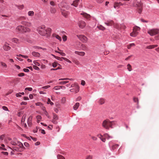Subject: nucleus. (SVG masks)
Masks as SVG:
<instances>
[{"mask_svg":"<svg viewBox=\"0 0 159 159\" xmlns=\"http://www.w3.org/2000/svg\"><path fill=\"white\" fill-rule=\"evenodd\" d=\"M39 33L42 36H47L48 37L51 32V29L49 28L46 27L44 25H42L38 28Z\"/></svg>","mask_w":159,"mask_h":159,"instance_id":"nucleus-1","label":"nucleus"},{"mask_svg":"<svg viewBox=\"0 0 159 159\" xmlns=\"http://www.w3.org/2000/svg\"><path fill=\"white\" fill-rule=\"evenodd\" d=\"M115 124L114 121H110L109 119H107L103 120L102 126L105 129L108 130L110 128H113L112 126Z\"/></svg>","mask_w":159,"mask_h":159,"instance_id":"nucleus-2","label":"nucleus"},{"mask_svg":"<svg viewBox=\"0 0 159 159\" xmlns=\"http://www.w3.org/2000/svg\"><path fill=\"white\" fill-rule=\"evenodd\" d=\"M11 143L14 146H17L19 147L22 146V143L18 141L16 138H14L11 142Z\"/></svg>","mask_w":159,"mask_h":159,"instance_id":"nucleus-3","label":"nucleus"},{"mask_svg":"<svg viewBox=\"0 0 159 159\" xmlns=\"http://www.w3.org/2000/svg\"><path fill=\"white\" fill-rule=\"evenodd\" d=\"M159 32V30L157 29H153L149 30L148 31V33L151 36H152L158 34Z\"/></svg>","mask_w":159,"mask_h":159,"instance_id":"nucleus-4","label":"nucleus"},{"mask_svg":"<svg viewBox=\"0 0 159 159\" xmlns=\"http://www.w3.org/2000/svg\"><path fill=\"white\" fill-rule=\"evenodd\" d=\"M77 37L82 42L86 43L87 41V38L84 35H77Z\"/></svg>","mask_w":159,"mask_h":159,"instance_id":"nucleus-5","label":"nucleus"},{"mask_svg":"<svg viewBox=\"0 0 159 159\" xmlns=\"http://www.w3.org/2000/svg\"><path fill=\"white\" fill-rule=\"evenodd\" d=\"M12 148L15 150V151H19V152H22L24 151L25 149V148L24 147L23 144H22V146H21V147H12Z\"/></svg>","mask_w":159,"mask_h":159,"instance_id":"nucleus-6","label":"nucleus"},{"mask_svg":"<svg viewBox=\"0 0 159 159\" xmlns=\"http://www.w3.org/2000/svg\"><path fill=\"white\" fill-rule=\"evenodd\" d=\"M8 45L9 44L7 42L5 43L4 44L3 46V48L5 51H8L11 49V47L9 46Z\"/></svg>","mask_w":159,"mask_h":159,"instance_id":"nucleus-7","label":"nucleus"},{"mask_svg":"<svg viewBox=\"0 0 159 159\" xmlns=\"http://www.w3.org/2000/svg\"><path fill=\"white\" fill-rule=\"evenodd\" d=\"M133 5L134 6H137L138 7H140L142 5V3L141 2V0L138 1H135L134 2Z\"/></svg>","mask_w":159,"mask_h":159,"instance_id":"nucleus-8","label":"nucleus"},{"mask_svg":"<svg viewBox=\"0 0 159 159\" xmlns=\"http://www.w3.org/2000/svg\"><path fill=\"white\" fill-rule=\"evenodd\" d=\"M55 58L56 59H57L58 60L60 61H62V59H63V60H65L66 61L68 62H69L70 63H71V62L70 60H69L67 58H65V57H55Z\"/></svg>","mask_w":159,"mask_h":159,"instance_id":"nucleus-9","label":"nucleus"},{"mask_svg":"<svg viewBox=\"0 0 159 159\" xmlns=\"http://www.w3.org/2000/svg\"><path fill=\"white\" fill-rule=\"evenodd\" d=\"M79 27L81 29L83 28L86 25L85 22L83 21H79L78 23Z\"/></svg>","mask_w":159,"mask_h":159,"instance_id":"nucleus-10","label":"nucleus"},{"mask_svg":"<svg viewBox=\"0 0 159 159\" xmlns=\"http://www.w3.org/2000/svg\"><path fill=\"white\" fill-rule=\"evenodd\" d=\"M21 23L23 25L27 27H30L31 25V24L30 22H27L25 21H22L21 22Z\"/></svg>","mask_w":159,"mask_h":159,"instance_id":"nucleus-11","label":"nucleus"},{"mask_svg":"<svg viewBox=\"0 0 159 159\" xmlns=\"http://www.w3.org/2000/svg\"><path fill=\"white\" fill-rule=\"evenodd\" d=\"M61 10L62 14L65 17H66L69 14L68 12L64 10V9L61 8Z\"/></svg>","mask_w":159,"mask_h":159,"instance_id":"nucleus-12","label":"nucleus"},{"mask_svg":"<svg viewBox=\"0 0 159 159\" xmlns=\"http://www.w3.org/2000/svg\"><path fill=\"white\" fill-rule=\"evenodd\" d=\"M114 22L112 20H107L105 23V24L109 26L112 25L114 24Z\"/></svg>","mask_w":159,"mask_h":159,"instance_id":"nucleus-13","label":"nucleus"},{"mask_svg":"<svg viewBox=\"0 0 159 159\" xmlns=\"http://www.w3.org/2000/svg\"><path fill=\"white\" fill-rule=\"evenodd\" d=\"M32 116H30L28 118L27 121V123L28 125L30 126H31L32 125Z\"/></svg>","mask_w":159,"mask_h":159,"instance_id":"nucleus-14","label":"nucleus"},{"mask_svg":"<svg viewBox=\"0 0 159 159\" xmlns=\"http://www.w3.org/2000/svg\"><path fill=\"white\" fill-rule=\"evenodd\" d=\"M23 28L24 26L22 25H19L16 27V30H18L19 31L23 33Z\"/></svg>","mask_w":159,"mask_h":159,"instance_id":"nucleus-15","label":"nucleus"},{"mask_svg":"<svg viewBox=\"0 0 159 159\" xmlns=\"http://www.w3.org/2000/svg\"><path fill=\"white\" fill-rule=\"evenodd\" d=\"M98 102L100 105H102L105 102V99L103 98H101L99 99Z\"/></svg>","mask_w":159,"mask_h":159,"instance_id":"nucleus-16","label":"nucleus"},{"mask_svg":"<svg viewBox=\"0 0 159 159\" xmlns=\"http://www.w3.org/2000/svg\"><path fill=\"white\" fill-rule=\"evenodd\" d=\"M138 34V32L133 29V31L132 33L130 34V35L133 37L136 36Z\"/></svg>","mask_w":159,"mask_h":159,"instance_id":"nucleus-17","label":"nucleus"},{"mask_svg":"<svg viewBox=\"0 0 159 159\" xmlns=\"http://www.w3.org/2000/svg\"><path fill=\"white\" fill-rule=\"evenodd\" d=\"M59 6L60 7H62V8L64 9V8H67L66 4L64 2H62L59 4Z\"/></svg>","mask_w":159,"mask_h":159,"instance_id":"nucleus-18","label":"nucleus"},{"mask_svg":"<svg viewBox=\"0 0 159 159\" xmlns=\"http://www.w3.org/2000/svg\"><path fill=\"white\" fill-rule=\"evenodd\" d=\"M11 40L12 41V42L18 44L20 43V41L19 40L16 38H13L11 39Z\"/></svg>","mask_w":159,"mask_h":159,"instance_id":"nucleus-19","label":"nucleus"},{"mask_svg":"<svg viewBox=\"0 0 159 159\" xmlns=\"http://www.w3.org/2000/svg\"><path fill=\"white\" fill-rule=\"evenodd\" d=\"M30 30L28 27H25L24 26L23 33H26L27 32H30Z\"/></svg>","mask_w":159,"mask_h":159,"instance_id":"nucleus-20","label":"nucleus"},{"mask_svg":"<svg viewBox=\"0 0 159 159\" xmlns=\"http://www.w3.org/2000/svg\"><path fill=\"white\" fill-rule=\"evenodd\" d=\"M32 55L35 57H39L40 56V54L38 52H33L32 53Z\"/></svg>","mask_w":159,"mask_h":159,"instance_id":"nucleus-21","label":"nucleus"},{"mask_svg":"<svg viewBox=\"0 0 159 159\" xmlns=\"http://www.w3.org/2000/svg\"><path fill=\"white\" fill-rule=\"evenodd\" d=\"M79 2V1L78 0H76L75 1L73 2L72 4V5L74 6L75 7H77L78 6V2Z\"/></svg>","mask_w":159,"mask_h":159,"instance_id":"nucleus-22","label":"nucleus"},{"mask_svg":"<svg viewBox=\"0 0 159 159\" xmlns=\"http://www.w3.org/2000/svg\"><path fill=\"white\" fill-rule=\"evenodd\" d=\"M52 36L53 37H55L56 38L58 39L60 41H61V38L58 35L56 34H53L52 35Z\"/></svg>","mask_w":159,"mask_h":159,"instance_id":"nucleus-23","label":"nucleus"},{"mask_svg":"<svg viewBox=\"0 0 159 159\" xmlns=\"http://www.w3.org/2000/svg\"><path fill=\"white\" fill-rule=\"evenodd\" d=\"M98 136L101 140L104 142H105L106 141V139L105 138H103L102 136L101 135L99 134L98 135Z\"/></svg>","mask_w":159,"mask_h":159,"instance_id":"nucleus-24","label":"nucleus"},{"mask_svg":"<svg viewBox=\"0 0 159 159\" xmlns=\"http://www.w3.org/2000/svg\"><path fill=\"white\" fill-rule=\"evenodd\" d=\"M79 105L80 104L79 103H76L73 107L74 109L75 110H76L78 108Z\"/></svg>","mask_w":159,"mask_h":159,"instance_id":"nucleus-25","label":"nucleus"},{"mask_svg":"<svg viewBox=\"0 0 159 159\" xmlns=\"http://www.w3.org/2000/svg\"><path fill=\"white\" fill-rule=\"evenodd\" d=\"M26 117V115L25 114H24L22 117V120H21V122L22 123H24L25 121V120Z\"/></svg>","mask_w":159,"mask_h":159,"instance_id":"nucleus-26","label":"nucleus"},{"mask_svg":"<svg viewBox=\"0 0 159 159\" xmlns=\"http://www.w3.org/2000/svg\"><path fill=\"white\" fill-rule=\"evenodd\" d=\"M18 20L21 22L22 21H25L26 18L24 16H21L18 18Z\"/></svg>","mask_w":159,"mask_h":159,"instance_id":"nucleus-27","label":"nucleus"},{"mask_svg":"<svg viewBox=\"0 0 159 159\" xmlns=\"http://www.w3.org/2000/svg\"><path fill=\"white\" fill-rule=\"evenodd\" d=\"M73 61L76 65H78L80 64V63L79 61L76 59H73Z\"/></svg>","mask_w":159,"mask_h":159,"instance_id":"nucleus-28","label":"nucleus"},{"mask_svg":"<svg viewBox=\"0 0 159 159\" xmlns=\"http://www.w3.org/2000/svg\"><path fill=\"white\" fill-rule=\"evenodd\" d=\"M83 16L84 17L87 19H89L90 17V15L86 13H83Z\"/></svg>","mask_w":159,"mask_h":159,"instance_id":"nucleus-29","label":"nucleus"},{"mask_svg":"<svg viewBox=\"0 0 159 159\" xmlns=\"http://www.w3.org/2000/svg\"><path fill=\"white\" fill-rule=\"evenodd\" d=\"M69 80L71 81L74 80L73 79H70L69 78H62L60 79L59 80Z\"/></svg>","mask_w":159,"mask_h":159,"instance_id":"nucleus-30","label":"nucleus"},{"mask_svg":"<svg viewBox=\"0 0 159 159\" xmlns=\"http://www.w3.org/2000/svg\"><path fill=\"white\" fill-rule=\"evenodd\" d=\"M34 12L33 11H30L28 12V15L29 16H33L34 15Z\"/></svg>","mask_w":159,"mask_h":159,"instance_id":"nucleus-31","label":"nucleus"},{"mask_svg":"<svg viewBox=\"0 0 159 159\" xmlns=\"http://www.w3.org/2000/svg\"><path fill=\"white\" fill-rule=\"evenodd\" d=\"M127 69L129 71H131L132 70V67L131 65L129 64L127 65Z\"/></svg>","mask_w":159,"mask_h":159,"instance_id":"nucleus-32","label":"nucleus"},{"mask_svg":"<svg viewBox=\"0 0 159 159\" xmlns=\"http://www.w3.org/2000/svg\"><path fill=\"white\" fill-rule=\"evenodd\" d=\"M120 7L119 4L117 2H115L114 4V7L116 8L117 7Z\"/></svg>","mask_w":159,"mask_h":159,"instance_id":"nucleus-33","label":"nucleus"},{"mask_svg":"<svg viewBox=\"0 0 159 159\" xmlns=\"http://www.w3.org/2000/svg\"><path fill=\"white\" fill-rule=\"evenodd\" d=\"M97 27L99 29L102 30H104L105 29V28L101 25L98 26Z\"/></svg>","mask_w":159,"mask_h":159,"instance_id":"nucleus-34","label":"nucleus"},{"mask_svg":"<svg viewBox=\"0 0 159 159\" xmlns=\"http://www.w3.org/2000/svg\"><path fill=\"white\" fill-rule=\"evenodd\" d=\"M75 92L77 93L79 92L80 90V87L78 85H77L75 87Z\"/></svg>","mask_w":159,"mask_h":159,"instance_id":"nucleus-35","label":"nucleus"},{"mask_svg":"<svg viewBox=\"0 0 159 159\" xmlns=\"http://www.w3.org/2000/svg\"><path fill=\"white\" fill-rule=\"evenodd\" d=\"M57 159H65V157L61 155L57 156Z\"/></svg>","mask_w":159,"mask_h":159,"instance_id":"nucleus-36","label":"nucleus"},{"mask_svg":"<svg viewBox=\"0 0 159 159\" xmlns=\"http://www.w3.org/2000/svg\"><path fill=\"white\" fill-rule=\"evenodd\" d=\"M53 120H57L58 119V117L57 115L53 114Z\"/></svg>","mask_w":159,"mask_h":159,"instance_id":"nucleus-37","label":"nucleus"},{"mask_svg":"<svg viewBox=\"0 0 159 159\" xmlns=\"http://www.w3.org/2000/svg\"><path fill=\"white\" fill-rule=\"evenodd\" d=\"M1 66L3 67L6 68L7 66L6 64L4 62H1Z\"/></svg>","mask_w":159,"mask_h":159,"instance_id":"nucleus-38","label":"nucleus"},{"mask_svg":"<svg viewBox=\"0 0 159 159\" xmlns=\"http://www.w3.org/2000/svg\"><path fill=\"white\" fill-rule=\"evenodd\" d=\"M47 103L48 104L50 103L51 105H53V103L52 102H51L50 99L49 98H48V102H47Z\"/></svg>","mask_w":159,"mask_h":159,"instance_id":"nucleus-39","label":"nucleus"},{"mask_svg":"<svg viewBox=\"0 0 159 159\" xmlns=\"http://www.w3.org/2000/svg\"><path fill=\"white\" fill-rule=\"evenodd\" d=\"M133 30L135 31H139L140 30V28L139 27L136 26L134 27Z\"/></svg>","mask_w":159,"mask_h":159,"instance_id":"nucleus-40","label":"nucleus"},{"mask_svg":"<svg viewBox=\"0 0 159 159\" xmlns=\"http://www.w3.org/2000/svg\"><path fill=\"white\" fill-rule=\"evenodd\" d=\"M51 12L52 13H55L56 12V10L55 8H52L51 9Z\"/></svg>","mask_w":159,"mask_h":159,"instance_id":"nucleus-41","label":"nucleus"},{"mask_svg":"<svg viewBox=\"0 0 159 159\" xmlns=\"http://www.w3.org/2000/svg\"><path fill=\"white\" fill-rule=\"evenodd\" d=\"M154 47L153 45H151L147 46L146 48L148 49H151L154 48Z\"/></svg>","mask_w":159,"mask_h":159,"instance_id":"nucleus-42","label":"nucleus"},{"mask_svg":"<svg viewBox=\"0 0 159 159\" xmlns=\"http://www.w3.org/2000/svg\"><path fill=\"white\" fill-rule=\"evenodd\" d=\"M118 146V145L115 144L113 145L112 147V149L114 150L116 149Z\"/></svg>","mask_w":159,"mask_h":159,"instance_id":"nucleus-43","label":"nucleus"},{"mask_svg":"<svg viewBox=\"0 0 159 159\" xmlns=\"http://www.w3.org/2000/svg\"><path fill=\"white\" fill-rule=\"evenodd\" d=\"M69 82V81H62L59 83V84H61V85H63L67 83H68Z\"/></svg>","mask_w":159,"mask_h":159,"instance_id":"nucleus-44","label":"nucleus"},{"mask_svg":"<svg viewBox=\"0 0 159 159\" xmlns=\"http://www.w3.org/2000/svg\"><path fill=\"white\" fill-rule=\"evenodd\" d=\"M104 137L105 138H106L107 139H109L111 137L109 136V135L107 134H106L104 135Z\"/></svg>","mask_w":159,"mask_h":159,"instance_id":"nucleus-45","label":"nucleus"},{"mask_svg":"<svg viewBox=\"0 0 159 159\" xmlns=\"http://www.w3.org/2000/svg\"><path fill=\"white\" fill-rule=\"evenodd\" d=\"M134 101L135 102H137V104L139 103V101L138 98H134L133 99Z\"/></svg>","mask_w":159,"mask_h":159,"instance_id":"nucleus-46","label":"nucleus"},{"mask_svg":"<svg viewBox=\"0 0 159 159\" xmlns=\"http://www.w3.org/2000/svg\"><path fill=\"white\" fill-rule=\"evenodd\" d=\"M135 46V44L134 43H132L130 44L129 45H128V46L127 48L128 49H129L131 48V47L132 46Z\"/></svg>","mask_w":159,"mask_h":159,"instance_id":"nucleus-47","label":"nucleus"},{"mask_svg":"<svg viewBox=\"0 0 159 159\" xmlns=\"http://www.w3.org/2000/svg\"><path fill=\"white\" fill-rule=\"evenodd\" d=\"M58 63L57 62H54L52 63V66L53 67H56Z\"/></svg>","mask_w":159,"mask_h":159,"instance_id":"nucleus-48","label":"nucleus"},{"mask_svg":"<svg viewBox=\"0 0 159 159\" xmlns=\"http://www.w3.org/2000/svg\"><path fill=\"white\" fill-rule=\"evenodd\" d=\"M85 54V53L84 52H80L79 55L80 56H84Z\"/></svg>","mask_w":159,"mask_h":159,"instance_id":"nucleus-49","label":"nucleus"},{"mask_svg":"<svg viewBox=\"0 0 159 159\" xmlns=\"http://www.w3.org/2000/svg\"><path fill=\"white\" fill-rule=\"evenodd\" d=\"M34 63L36 65L39 66H40V64L37 62V61H33Z\"/></svg>","mask_w":159,"mask_h":159,"instance_id":"nucleus-50","label":"nucleus"},{"mask_svg":"<svg viewBox=\"0 0 159 159\" xmlns=\"http://www.w3.org/2000/svg\"><path fill=\"white\" fill-rule=\"evenodd\" d=\"M93 158L92 156L91 155H88L87 156L85 159H92Z\"/></svg>","mask_w":159,"mask_h":159,"instance_id":"nucleus-51","label":"nucleus"},{"mask_svg":"<svg viewBox=\"0 0 159 159\" xmlns=\"http://www.w3.org/2000/svg\"><path fill=\"white\" fill-rule=\"evenodd\" d=\"M66 101V99L65 98H62L61 100V102L62 103H65V102Z\"/></svg>","mask_w":159,"mask_h":159,"instance_id":"nucleus-52","label":"nucleus"},{"mask_svg":"<svg viewBox=\"0 0 159 159\" xmlns=\"http://www.w3.org/2000/svg\"><path fill=\"white\" fill-rule=\"evenodd\" d=\"M2 109L6 111H8L7 107L6 106H3L2 107Z\"/></svg>","mask_w":159,"mask_h":159,"instance_id":"nucleus-53","label":"nucleus"},{"mask_svg":"<svg viewBox=\"0 0 159 159\" xmlns=\"http://www.w3.org/2000/svg\"><path fill=\"white\" fill-rule=\"evenodd\" d=\"M54 89L55 90H57L60 89V86H57L54 88Z\"/></svg>","mask_w":159,"mask_h":159,"instance_id":"nucleus-54","label":"nucleus"},{"mask_svg":"<svg viewBox=\"0 0 159 159\" xmlns=\"http://www.w3.org/2000/svg\"><path fill=\"white\" fill-rule=\"evenodd\" d=\"M78 84L77 83H75L73 84H72L71 86V87H75Z\"/></svg>","mask_w":159,"mask_h":159,"instance_id":"nucleus-55","label":"nucleus"},{"mask_svg":"<svg viewBox=\"0 0 159 159\" xmlns=\"http://www.w3.org/2000/svg\"><path fill=\"white\" fill-rule=\"evenodd\" d=\"M25 90H28L29 91H31L32 90V88H26L25 89Z\"/></svg>","mask_w":159,"mask_h":159,"instance_id":"nucleus-56","label":"nucleus"},{"mask_svg":"<svg viewBox=\"0 0 159 159\" xmlns=\"http://www.w3.org/2000/svg\"><path fill=\"white\" fill-rule=\"evenodd\" d=\"M50 87V85H47L46 86H43L42 87V89H47Z\"/></svg>","mask_w":159,"mask_h":159,"instance_id":"nucleus-57","label":"nucleus"},{"mask_svg":"<svg viewBox=\"0 0 159 159\" xmlns=\"http://www.w3.org/2000/svg\"><path fill=\"white\" fill-rule=\"evenodd\" d=\"M33 68L35 69V70H39V68L37 66H33Z\"/></svg>","mask_w":159,"mask_h":159,"instance_id":"nucleus-58","label":"nucleus"},{"mask_svg":"<svg viewBox=\"0 0 159 159\" xmlns=\"http://www.w3.org/2000/svg\"><path fill=\"white\" fill-rule=\"evenodd\" d=\"M25 75V74L24 73H20L18 74V76L20 77H22L24 76Z\"/></svg>","mask_w":159,"mask_h":159,"instance_id":"nucleus-59","label":"nucleus"},{"mask_svg":"<svg viewBox=\"0 0 159 159\" xmlns=\"http://www.w3.org/2000/svg\"><path fill=\"white\" fill-rule=\"evenodd\" d=\"M5 137V135L4 134H2L0 136V139L2 140L3 139V138Z\"/></svg>","mask_w":159,"mask_h":159,"instance_id":"nucleus-60","label":"nucleus"},{"mask_svg":"<svg viewBox=\"0 0 159 159\" xmlns=\"http://www.w3.org/2000/svg\"><path fill=\"white\" fill-rule=\"evenodd\" d=\"M81 84L82 85H84L85 84V81L84 80H82L81 81Z\"/></svg>","mask_w":159,"mask_h":159,"instance_id":"nucleus-61","label":"nucleus"},{"mask_svg":"<svg viewBox=\"0 0 159 159\" xmlns=\"http://www.w3.org/2000/svg\"><path fill=\"white\" fill-rule=\"evenodd\" d=\"M57 120H52V122L54 124H56L57 123Z\"/></svg>","mask_w":159,"mask_h":159,"instance_id":"nucleus-62","label":"nucleus"},{"mask_svg":"<svg viewBox=\"0 0 159 159\" xmlns=\"http://www.w3.org/2000/svg\"><path fill=\"white\" fill-rule=\"evenodd\" d=\"M50 4L52 6H54L55 5V3L53 1H51L50 2Z\"/></svg>","mask_w":159,"mask_h":159,"instance_id":"nucleus-63","label":"nucleus"},{"mask_svg":"<svg viewBox=\"0 0 159 159\" xmlns=\"http://www.w3.org/2000/svg\"><path fill=\"white\" fill-rule=\"evenodd\" d=\"M91 138L94 140H96L97 139V138L94 136H92Z\"/></svg>","mask_w":159,"mask_h":159,"instance_id":"nucleus-64","label":"nucleus"}]
</instances>
